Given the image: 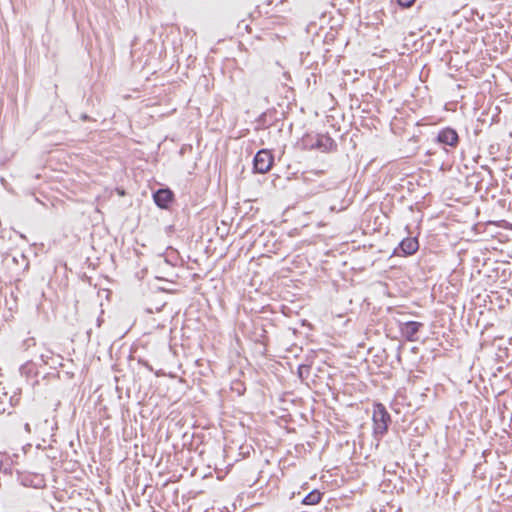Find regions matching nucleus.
Instances as JSON below:
<instances>
[{
  "mask_svg": "<svg viewBox=\"0 0 512 512\" xmlns=\"http://www.w3.org/2000/svg\"><path fill=\"white\" fill-rule=\"evenodd\" d=\"M301 150H319L327 152L336 147L335 141L327 133H318L316 130L306 131L296 143Z\"/></svg>",
  "mask_w": 512,
  "mask_h": 512,
  "instance_id": "1",
  "label": "nucleus"
},
{
  "mask_svg": "<svg viewBox=\"0 0 512 512\" xmlns=\"http://www.w3.org/2000/svg\"><path fill=\"white\" fill-rule=\"evenodd\" d=\"M372 421L373 436L380 440L387 433L388 426L391 423V416L382 403L374 404Z\"/></svg>",
  "mask_w": 512,
  "mask_h": 512,
  "instance_id": "2",
  "label": "nucleus"
},
{
  "mask_svg": "<svg viewBox=\"0 0 512 512\" xmlns=\"http://www.w3.org/2000/svg\"><path fill=\"white\" fill-rule=\"evenodd\" d=\"M274 161L272 153L267 149L259 150L253 158V172L266 173L271 168Z\"/></svg>",
  "mask_w": 512,
  "mask_h": 512,
  "instance_id": "3",
  "label": "nucleus"
},
{
  "mask_svg": "<svg viewBox=\"0 0 512 512\" xmlns=\"http://www.w3.org/2000/svg\"><path fill=\"white\" fill-rule=\"evenodd\" d=\"M152 197L155 205L162 210H169L175 202L174 192L169 187L157 189Z\"/></svg>",
  "mask_w": 512,
  "mask_h": 512,
  "instance_id": "4",
  "label": "nucleus"
},
{
  "mask_svg": "<svg viewBox=\"0 0 512 512\" xmlns=\"http://www.w3.org/2000/svg\"><path fill=\"white\" fill-rule=\"evenodd\" d=\"M422 327L423 323L418 321H406L399 323V330L401 336L409 342H414L418 340L417 333Z\"/></svg>",
  "mask_w": 512,
  "mask_h": 512,
  "instance_id": "5",
  "label": "nucleus"
},
{
  "mask_svg": "<svg viewBox=\"0 0 512 512\" xmlns=\"http://www.w3.org/2000/svg\"><path fill=\"white\" fill-rule=\"evenodd\" d=\"M419 249V241L417 237H406L401 240L398 247L394 249L395 255L410 256Z\"/></svg>",
  "mask_w": 512,
  "mask_h": 512,
  "instance_id": "6",
  "label": "nucleus"
},
{
  "mask_svg": "<svg viewBox=\"0 0 512 512\" xmlns=\"http://www.w3.org/2000/svg\"><path fill=\"white\" fill-rule=\"evenodd\" d=\"M436 140L443 147H455L459 142V136L457 130H439Z\"/></svg>",
  "mask_w": 512,
  "mask_h": 512,
  "instance_id": "7",
  "label": "nucleus"
},
{
  "mask_svg": "<svg viewBox=\"0 0 512 512\" xmlns=\"http://www.w3.org/2000/svg\"><path fill=\"white\" fill-rule=\"evenodd\" d=\"M57 427V423L54 418L45 419L42 423L37 424V430L44 435L43 442L46 443L45 437L52 438L54 436V430Z\"/></svg>",
  "mask_w": 512,
  "mask_h": 512,
  "instance_id": "8",
  "label": "nucleus"
},
{
  "mask_svg": "<svg viewBox=\"0 0 512 512\" xmlns=\"http://www.w3.org/2000/svg\"><path fill=\"white\" fill-rule=\"evenodd\" d=\"M322 496L323 493H321L318 489H314L302 499V504L316 505L321 501Z\"/></svg>",
  "mask_w": 512,
  "mask_h": 512,
  "instance_id": "9",
  "label": "nucleus"
},
{
  "mask_svg": "<svg viewBox=\"0 0 512 512\" xmlns=\"http://www.w3.org/2000/svg\"><path fill=\"white\" fill-rule=\"evenodd\" d=\"M45 486H46V482H45L43 475L34 473V489L44 488Z\"/></svg>",
  "mask_w": 512,
  "mask_h": 512,
  "instance_id": "10",
  "label": "nucleus"
},
{
  "mask_svg": "<svg viewBox=\"0 0 512 512\" xmlns=\"http://www.w3.org/2000/svg\"><path fill=\"white\" fill-rule=\"evenodd\" d=\"M266 330L261 327L259 329V333L255 332V341L258 342V343H262V344H265L266 342Z\"/></svg>",
  "mask_w": 512,
  "mask_h": 512,
  "instance_id": "11",
  "label": "nucleus"
},
{
  "mask_svg": "<svg viewBox=\"0 0 512 512\" xmlns=\"http://www.w3.org/2000/svg\"><path fill=\"white\" fill-rule=\"evenodd\" d=\"M310 372L309 365H300L298 367V375L301 379L307 378Z\"/></svg>",
  "mask_w": 512,
  "mask_h": 512,
  "instance_id": "12",
  "label": "nucleus"
},
{
  "mask_svg": "<svg viewBox=\"0 0 512 512\" xmlns=\"http://www.w3.org/2000/svg\"><path fill=\"white\" fill-rule=\"evenodd\" d=\"M232 390L235 391L238 395H242L245 392V387L243 383L236 382L235 385L232 387Z\"/></svg>",
  "mask_w": 512,
  "mask_h": 512,
  "instance_id": "13",
  "label": "nucleus"
},
{
  "mask_svg": "<svg viewBox=\"0 0 512 512\" xmlns=\"http://www.w3.org/2000/svg\"><path fill=\"white\" fill-rule=\"evenodd\" d=\"M20 481L23 486L30 487L32 480L29 478V475L20 476Z\"/></svg>",
  "mask_w": 512,
  "mask_h": 512,
  "instance_id": "14",
  "label": "nucleus"
},
{
  "mask_svg": "<svg viewBox=\"0 0 512 512\" xmlns=\"http://www.w3.org/2000/svg\"><path fill=\"white\" fill-rule=\"evenodd\" d=\"M416 0H398V3L403 8H409L411 7Z\"/></svg>",
  "mask_w": 512,
  "mask_h": 512,
  "instance_id": "15",
  "label": "nucleus"
},
{
  "mask_svg": "<svg viewBox=\"0 0 512 512\" xmlns=\"http://www.w3.org/2000/svg\"><path fill=\"white\" fill-rule=\"evenodd\" d=\"M163 306H164V304H162V305H160V306L155 307V309H153V308H151V307H147V308L145 309V311H146V313H148V314H152V313H154V311H156V312L161 311V310H162V308H163Z\"/></svg>",
  "mask_w": 512,
  "mask_h": 512,
  "instance_id": "16",
  "label": "nucleus"
},
{
  "mask_svg": "<svg viewBox=\"0 0 512 512\" xmlns=\"http://www.w3.org/2000/svg\"><path fill=\"white\" fill-rule=\"evenodd\" d=\"M20 370H21V373H22V374H26V375H28V374H29V372H30L29 366H28L27 364H26V365H23V366L20 368Z\"/></svg>",
  "mask_w": 512,
  "mask_h": 512,
  "instance_id": "17",
  "label": "nucleus"
},
{
  "mask_svg": "<svg viewBox=\"0 0 512 512\" xmlns=\"http://www.w3.org/2000/svg\"><path fill=\"white\" fill-rule=\"evenodd\" d=\"M138 362H139L141 365L145 366L148 370H150V371H152V370H153V369H152V367L148 364V362H147V361L142 360V359H139V360H138Z\"/></svg>",
  "mask_w": 512,
  "mask_h": 512,
  "instance_id": "18",
  "label": "nucleus"
},
{
  "mask_svg": "<svg viewBox=\"0 0 512 512\" xmlns=\"http://www.w3.org/2000/svg\"><path fill=\"white\" fill-rule=\"evenodd\" d=\"M24 428H25V431H26L27 433H29V432H30V425H29V423H26V424H25V426H24Z\"/></svg>",
  "mask_w": 512,
  "mask_h": 512,
  "instance_id": "19",
  "label": "nucleus"
},
{
  "mask_svg": "<svg viewBox=\"0 0 512 512\" xmlns=\"http://www.w3.org/2000/svg\"><path fill=\"white\" fill-rule=\"evenodd\" d=\"M102 319L100 317L97 318V326L100 327L102 323Z\"/></svg>",
  "mask_w": 512,
  "mask_h": 512,
  "instance_id": "20",
  "label": "nucleus"
},
{
  "mask_svg": "<svg viewBox=\"0 0 512 512\" xmlns=\"http://www.w3.org/2000/svg\"><path fill=\"white\" fill-rule=\"evenodd\" d=\"M481 130H478V129H475L474 130V136L477 137L478 136V133L480 132Z\"/></svg>",
  "mask_w": 512,
  "mask_h": 512,
  "instance_id": "21",
  "label": "nucleus"
},
{
  "mask_svg": "<svg viewBox=\"0 0 512 512\" xmlns=\"http://www.w3.org/2000/svg\"><path fill=\"white\" fill-rule=\"evenodd\" d=\"M396 359H397L398 361H401V355H400V352H398V353H397Z\"/></svg>",
  "mask_w": 512,
  "mask_h": 512,
  "instance_id": "22",
  "label": "nucleus"
},
{
  "mask_svg": "<svg viewBox=\"0 0 512 512\" xmlns=\"http://www.w3.org/2000/svg\"><path fill=\"white\" fill-rule=\"evenodd\" d=\"M36 447H37L38 449H40V448H44L45 446H44V445H42V444H40V443H37Z\"/></svg>",
  "mask_w": 512,
  "mask_h": 512,
  "instance_id": "23",
  "label": "nucleus"
},
{
  "mask_svg": "<svg viewBox=\"0 0 512 512\" xmlns=\"http://www.w3.org/2000/svg\"><path fill=\"white\" fill-rule=\"evenodd\" d=\"M13 259H14L15 262H18L17 256H14Z\"/></svg>",
  "mask_w": 512,
  "mask_h": 512,
  "instance_id": "24",
  "label": "nucleus"
},
{
  "mask_svg": "<svg viewBox=\"0 0 512 512\" xmlns=\"http://www.w3.org/2000/svg\"><path fill=\"white\" fill-rule=\"evenodd\" d=\"M28 43H29V45H31V44H32V40H31V39H29V38H28Z\"/></svg>",
  "mask_w": 512,
  "mask_h": 512,
  "instance_id": "25",
  "label": "nucleus"
},
{
  "mask_svg": "<svg viewBox=\"0 0 512 512\" xmlns=\"http://www.w3.org/2000/svg\"><path fill=\"white\" fill-rule=\"evenodd\" d=\"M28 267H29V263H28V262H26V263H25V268H28Z\"/></svg>",
  "mask_w": 512,
  "mask_h": 512,
  "instance_id": "26",
  "label": "nucleus"
},
{
  "mask_svg": "<svg viewBox=\"0 0 512 512\" xmlns=\"http://www.w3.org/2000/svg\"><path fill=\"white\" fill-rule=\"evenodd\" d=\"M510 136L512 137V132L510 133Z\"/></svg>",
  "mask_w": 512,
  "mask_h": 512,
  "instance_id": "27",
  "label": "nucleus"
}]
</instances>
